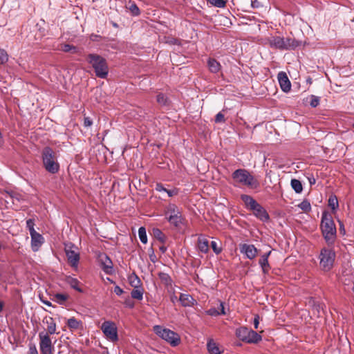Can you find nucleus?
I'll list each match as a JSON object with an SVG mask.
<instances>
[{
  "label": "nucleus",
  "mask_w": 354,
  "mask_h": 354,
  "mask_svg": "<svg viewBox=\"0 0 354 354\" xmlns=\"http://www.w3.org/2000/svg\"><path fill=\"white\" fill-rule=\"evenodd\" d=\"M125 7L132 16L137 17L140 15V10L134 1H129Z\"/></svg>",
  "instance_id": "27"
},
{
  "label": "nucleus",
  "mask_w": 354,
  "mask_h": 354,
  "mask_svg": "<svg viewBox=\"0 0 354 354\" xmlns=\"http://www.w3.org/2000/svg\"><path fill=\"white\" fill-rule=\"evenodd\" d=\"M151 250H153V249L151 248ZM152 253H153V250H152ZM149 257H150V260H151L152 262H153V263H154V262L156 261V257L153 254H150Z\"/></svg>",
  "instance_id": "57"
},
{
  "label": "nucleus",
  "mask_w": 354,
  "mask_h": 354,
  "mask_svg": "<svg viewBox=\"0 0 354 354\" xmlns=\"http://www.w3.org/2000/svg\"><path fill=\"white\" fill-rule=\"evenodd\" d=\"M338 222L339 224V233L342 235H345L346 230H345L344 223L341 221H338Z\"/></svg>",
  "instance_id": "53"
},
{
  "label": "nucleus",
  "mask_w": 354,
  "mask_h": 354,
  "mask_svg": "<svg viewBox=\"0 0 354 354\" xmlns=\"http://www.w3.org/2000/svg\"><path fill=\"white\" fill-rule=\"evenodd\" d=\"M268 44L270 48L284 50L283 37L280 36H271L268 38Z\"/></svg>",
  "instance_id": "14"
},
{
  "label": "nucleus",
  "mask_w": 354,
  "mask_h": 354,
  "mask_svg": "<svg viewBox=\"0 0 354 354\" xmlns=\"http://www.w3.org/2000/svg\"><path fill=\"white\" fill-rule=\"evenodd\" d=\"M39 339L41 354H53L54 346L48 334L44 331L40 332Z\"/></svg>",
  "instance_id": "8"
},
{
  "label": "nucleus",
  "mask_w": 354,
  "mask_h": 354,
  "mask_svg": "<svg viewBox=\"0 0 354 354\" xmlns=\"http://www.w3.org/2000/svg\"><path fill=\"white\" fill-rule=\"evenodd\" d=\"M43 323L47 326V332L46 333H48V335H53L56 333V323L53 317H45L43 319Z\"/></svg>",
  "instance_id": "18"
},
{
  "label": "nucleus",
  "mask_w": 354,
  "mask_h": 354,
  "mask_svg": "<svg viewBox=\"0 0 354 354\" xmlns=\"http://www.w3.org/2000/svg\"><path fill=\"white\" fill-rule=\"evenodd\" d=\"M236 335L240 340L249 344H257L262 339L261 336L256 331L245 326L238 328Z\"/></svg>",
  "instance_id": "7"
},
{
  "label": "nucleus",
  "mask_w": 354,
  "mask_h": 354,
  "mask_svg": "<svg viewBox=\"0 0 354 354\" xmlns=\"http://www.w3.org/2000/svg\"><path fill=\"white\" fill-rule=\"evenodd\" d=\"M259 315H255L254 318V326L255 329L258 328L259 324Z\"/></svg>",
  "instance_id": "56"
},
{
  "label": "nucleus",
  "mask_w": 354,
  "mask_h": 354,
  "mask_svg": "<svg viewBox=\"0 0 354 354\" xmlns=\"http://www.w3.org/2000/svg\"><path fill=\"white\" fill-rule=\"evenodd\" d=\"M42 303L44 304L45 305L48 306H52V304L47 301V300H41Z\"/></svg>",
  "instance_id": "61"
},
{
  "label": "nucleus",
  "mask_w": 354,
  "mask_h": 354,
  "mask_svg": "<svg viewBox=\"0 0 354 354\" xmlns=\"http://www.w3.org/2000/svg\"><path fill=\"white\" fill-rule=\"evenodd\" d=\"M182 213L180 208L174 203L168 204L165 208V216L167 218V216H176Z\"/></svg>",
  "instance_id": "21"
},
{
  "label": "nucleus",
  "mask_w": 354,
  "mask_h": 354,
  "mask_svg": "<svg viewBox=\"0 0 354 354\" xmlns=\"http://www.w3.org/2000/svg\"><path fill=\"white\" fill-rule=\"evenodd\" d=\"M167 189L162 183H158L156 184V186H155V190L157 191V192H167Z\"/></svg>",
  "instance_id": "50"
},
{
  "label": "nucleus",
  "mask_w": 354,
  "mask_h": 354,
  "mask_svg": "<svg viewBox=\"0 0 354 354\" xmlns=\"http://www.w3.org/2000/svg\"><path fill=\"white\" fill-rule=\"evenodd\" d=\"M241 198L245 203L246 207L250 210L257 204V202L249 195L243 194Z\"/></svg>",
  "instance_id": "26"
},
{
  "label": "nucleus",
  "mask_w": 354,
  "mask_h": 354,
  "mask_svg": "<svg viewBox=\"0 0 354 354\" xmlns=\"http://www.w3.org/2000/svg\"><path fill=\"white\" fill-rule=\"evenodd\" d=\"M82 325V322L77 320L74 317H71L67 321V326L71 330H77Z\"/></svg>",
  "instance_id": "30"
},
{
  "label": "nucleus",
  "mask_w": 354,
  "mask_h": 354,
  "mask_svg": "<svg viewBox=\"0 0 354 354\" xmlns=\"http://www.w3.org/2000/svg\"><path fill=\"white\" fill-rule=\"evenodd\" d=\"M251 210L253 211L254 215L261 221L266 222L270 219L269 214L266 209L258 203Z\"/></svg>",
  "instance_id": "12"
},
{
  "label": "nucleus",
  "mask_w": 354,
  "mask_h": 354,
  "mask_svg": "<svg viewBox=\"0 0 354 354\" xmlns=\"http://www.w3.org/2000/svg\"><path fill=\"white\" fill-rule=\"evenodd\" d=\"M110 23L113 26V27H114L115 28H119V25L116 22H115L113 21H111Z\"/></svg>",
  "instance_id": "62"
},
{
  "label": "nucleus",
  "mask_w": 354,
  "mask_h": 354,
  "mask_svg": "<svg viewBox=\"0 0 354 354\" xmlns=\"http://www.w3.org/2000/svg\"><path fill=\"white\" fill-rule=\"evenodd\" d=\"M98 261L101 268L107 274H111L113 272V262L109 257L105 253H100L98 255Z\"/></svg>",
  "instance_id": "10"
},
{
  "label": "nucleus",
  "mask_w": 354,
  "mask_h": 354,
  "mask_svg": "<svg viewBox=\"0 0 354 354\" xmlns=\"http://www.w3.org/2000/svg\"><path fill=\"white\" fill-rule=\"evenodd\" d=\"M283 41L285 44L284 50H290L295 49L300 45V42L295 39L287 37H283Z\"/></svg>",
  "instance_id": "22"
},
{
  "label": "nucleus",
  "mask_w": 354,
  "mask_h": 354,
  "mask_svg": "<svg viewBox=\"0 0 354 354\" xmlns=\"http://www.w3.org/2000/svg\"><path fill=\"white\" fill-rule=\"evenodd\" d=\"M251 6L253 8H259L261 6V4L258 0H252L251 1Z\"/></svg>",
  "instance_id": "54"
},
{
  "label": "nucleus",
  "mask_w": 354,
  "mask_h": 354,
  "mask_svg": "<svg viewBox=\"0 0 354 354\" xmlns=\"http://www.w3.org/2000/svg\"><path fill=\"white\" fill-rule=\"evenodd\" d=\"M8 60V55L7 52L2 48H0V64H3Z\"/></svg>",
  "instance_id": "43"
},
{
  "label": "nucleus",
  "mask_w": 354,
  "mask_h": 354,
  "mask_svg": "<svg viewBox=\"0 0 354 354\" xmlns=\"http://www.w3.org/2000/svg\"><path fill=\"white\" fill-rule=\"evenodd\" d=\"M232 178L235 183L242 186L252 189H256L259 186V181L245 169H236L232 174Z\"/></svg>",
  "instance_id": "2"
},
{
  "label": "nucleus",
  "mask_w": 354,
  "mask_h": 354,
  "mask_svg": "<svg viewBox=\"0 0 354 354\" xmlns=\"http://www.w3.org/2000/svg\"><path fill=\"white\" fill-rule=\"evenodd\" d=\"M336 253L333 246L323 248L319 254V266L322 270L328 272L332 270L334 266Z\"/></svg>",
  "instance_id": "5"
},
{
  "label": "nucleus",
  "mask_w": 354,
  "mask_h": 354,
  "mask_svg": "<svg viewBox=\"0 0 354 354\" xmlns=\"http://www.w3.org/2000/svg\"><path fill=\"white\" fill-rule=\"evenodd\" d=\"M207 3L217 8H224L226 4L225 0H207Z\"/></svg>",
  "instance_id": "41"
},
{
  "label": "nucleus",
  "mask_w": 354,
  "mask_h": 354,
  "mask_svg": "<svg viewBox=\"0 0 354 354\" xmlns=\"http://www.w3.org/2000/svg\"><path fill=\"white\" fill-rule=\"evenodd\" d=\"M209 241L204 237L198 239V249L201 252L207 253L209 251Z\"/></svg>",
  "instance_id": "24"
},
{
  "label": "nucleus",
  "mask_w": 354,
  "mask_h": 354,
  "mask_svg": "<svg viewBox=\"0 0 354 354\" xmlns=\"http://www.w3.org/2000/svg\"><path fill=\"white\" fill-rule=\"evenodd\" d=\"M158 275L162 283H163L167 288L172 286L173 281L167 273L160 272Z\"/></svg>",
  "instance_id": "28"
},
{
  "label": "nucleus",
  "mask_w": 354,
  "mask_h": 354,
  "mask_svg": "<svg viewBox=\"0 0 354 354\" xmlns=\"http://www.w3.org/2000/svg\"><path fill=\"white\" fill-rule=\"evenodd\" d=\"M218 313L220 315H225L227 313L225 311V303L221 301H219Z\"/></svg>",
  "instance_id": "49"
},
{
  "label": "nucleus",
  "mask_w": 354,
  "mask_h": 354,
  "mask_svg": "<svg viewBox=\"0 0 354 354\" xmlns=\"http://www.w3.org/2000/svg\"><path fill=\"white\" fill-rule=\"evenodd\" d=\"M328 206L333 210H335L337 209L339 204H338V200H337V198L336 197V196L332 195L329 197Z\"/></svg>",
  "instance_id": "37"
},
{
  "label": "nucleus",
  "mask_w": 354,
  "mask_h": 354,
  "mask_svg": "<svg viewBox=\"0 0 354 354\" xmlns=\"http://www.w3.org/2000/svg\"><path fill=\"white\" fill-rule=\"evenodd\" d=\"M56 302L59 304H64V303L68 299L67 294L57 293L55 295Z\"/></svg>",
  "instance_id": "39"
},
{
  "label": "nucleus",
  "mask_w": 354,
  "mask_h": 354,
  "mask_svg": "<svg viewBox=\"0 0 354 354\" xmlns=\"http://www.w3.org/2000/svg\"><path fill=\"white\" fill-rule=\"evenodd\" d=\"M129 279L131 286L134 287V288L140 286L141 281L135 273H133V274L129 277Z\"/></svg>",
  "instance_id": "35"
},
{
  "label": "nucleus",
  "mask_w": 354,
  "mask_h": 354,
  "mask_svg": "<svg viewBox=\"0 0 354 354\" xmlns=\"http://www.w3.org/2000/svg\"><path fill=\"white\" fill-rule=\"evenodd\" d=\"M292 188L297 194H299L303 190V186L300 180L297 179H292L290 182Z\"/></svg>",
  "instance_id": "33"
},
{
  "label": "nucleus",
  "mask_w": 354,
  "mask_h": 354,
  "mask_svg": "<svg viewBox=\"0 0 354 354\" xmlns=\"http://www.w3.org/2000/svg\"><path fill=\"white\" fill-rule=\"evenodd\" d=\"M93 124V121L92 120L88 118V117H86L84 118V126L85 127H91Z\"/></svg>",
  "instance_id": "52"
},
{
  "label": "nucleus",
  "mask_w": 354,
  "mask_h": 354,
  "mask_svg": "<svg viewBox=\"0 0 354 354\" xmlns=\"http://www.w3.org/2000/svg\"><path fill=\"white\" fill-rule=\"evenodd\" d=\"M61 50L65 53H71L73 54L78 53V49L76 46L68 44H63Z\"/></svg>",
  "instance_id": "34"
},
{
  "label": "nucleus",
  "mask_w": 354,
  "mask_h": 354,
  "mask_svg": "<svg viewBox=\"0 0 354 354\" xmlns=\"http://www.w3.org/2000/svg\"><path fill=\"white\" fill-rule=\"evenodd\" d=\"M28 354H39L38 351H37V347H36L35 344L30 343L28 344Z\"/></svg>",
  "instance_id": "46"
},
{
  "label": "nucleus",
  "mask_w": 354,
  "mask_h": 354,
  "mask_svg": "<svg viewBox=\"0 0 354 354\" xmlns=\"http://www.w3.org/2000/svg\"><path fill=\"white\" fill-rule=\"evenodd\" d=\"M166 193L169 197L176 196L178 194V189L174 188L172 189H167Z\"/></svg>",
  "instance_id": "51"
},
{
  "label": "nucleus",
  "mask_w": 354,
  "mask_h": 354,
  "mask_svg": "<svg viewBox=\"0 0 354 354\" xmlns=\"http://www.w3.org/2000/svg\"><path fill=\"white\" fill-rule=\"evenodd\" d=\"M209 70L214 73H218L221 70V64L214 58H209L207 62Z\"/></svg>",
  "instance_id": "25"
},
{
  "label": "nucleus",
  "mask_w": 354,
  "mask_h": 354,
  "mask_svg": "<svg viewBox=\"0 0 354 354\" xmlns=\"http://www.w3.org/2000/svg\"><path fill=\"white\" fill-rule=\"evenodd\" d=\"M225 120L224 115L221 112H219L216 115V116H215V122L216 123H223V122H225Z\"/></svg>",
  "instance_id": "47"
},
{
  "label": "nucleus",
  "mask_w": 354,
  "mask_h": 354,
  "mask_svg": "<svg viewBox=\"0 0 354 354\" xmlns=\"http://www.w3.org/2000/svg\"><path fill=\"white\" fill-rule=\"evenodd\" d=\"M30 235L31 236V248L32 251L37 252L44 243V239L41 234L37 232Z\"/></svg>",
  "instance_id": "15"
},
{
  "label": "nucleus",
  "mask_w": 354,
  "mask_h": 354,
  "mask_svg": "<svg viewBox=\"0 0 354 354\" xmlns=\"http://www.w3.org/2000/svg\"><path fill=\"white\" fill-rule=\"evenodd\" d=\"M319 102H320L319 97H317V96H315L313 95H310V105L312 107H313V108L317 107L319 104Z\"/></svg>",
  "instance_id": "44"
},
{
  "label": "nucleus",
  "mask_w": 354,
  "mask_h": 354,
  "mask_svg": "<svg viewBox=\"0 0 354 354\" xmlns=\"http://www.w3.org/2000/svg\"><path fill=\"white\" fill-rule=\"evenodd\" d=\"M271 254V251L263 254L259 260V264L262 268V271L264 274H268L270 266L268 263V257Z\"/></svg>",
  "instance_id": "20"
},
{
  "label": "nucleus",
  "mask_w": 354,
  "mask_h": 354,
  "mask_svg": "<svg viewBox=\"0 0 354 354\" xmlns=\"http://www.w3.org/2000/svg\"><path fill=\"white\" fill-rule=\"evenodd\" d=\"M207 349L209 354H221L218 344L212 339L207 341Z\"/></svg>",
  "instance_id": "23"
},
{
  "label": "nucleus",
  "mask_w": 354,
  "mask_h": 354,
  "mask_svg": "<svg viewBox=\"0 0 354 354\" xmlns=\"http://www.w3.org/2000/svg\"><path fill=\"white\" fill-rule=\"evenodd\" d=\"M159 249L162 253H165L167 251V248L164 245L160 246Z\"/></svg>",
  "instance_id": "59"
},
{
  "label": "nucleus",
  "mask_w": 354,
  "mask_h": 354,
  "mask_svg": "<svg viewBox=\"0 0 354 354\" xmlns=\"http://www.w3.org/2000/svg\"><path fill=\"white\" fill-rule=\"evenodd\" d=\"M156 100L161 106H167L169 104V100L164 93H158L156 96Z\"/></svg>",
  "instance_id": "36"
},
{
  "label": "nucleus",
  "mask_w": 354,
  "mask_h": 354,
  "mask_svg": "<svg viewBox=\"0 0 354 354\" xmlns=\"http://www.w3.org/2000/svg\"><path fill=\"white\" fill-rule=\"evenodd\" d=\"M3 309V303L0 301V313L2 312Z\"/></svg>",
  "instance_id": "64"
},
{
  "label": "nucleus",
  "mask_w": 354,
  "mask_h": 354,
  "mask_svg": "<svg viewBox=\"0 0 354 354\" xmlns=\"http://www.w3.org/2000/svg\"><path fill=\"white\" fill-rule=\"evenodd\" d=\"M138 236L140 238V241L142 243H147V236L146 233V229L145 227H140L138 229Z\"/></svg>",
  "instance_id": "38"
},
{
  "label": "nucleus",
  "mask_w": 354,
  "mask_h": 354,
  "mask_svg": "<svg viewBox=\"0 0 354 354\" xmlns=\"http://www.w3.org/2000/svg\"><path fill=\"white\" fill-rule=\"evenodd\" d=\"M179 301L184 307L194 306L196 304V301L190 295L184 293L180 295Z\"/></svg>",
  "instance_id": "17"
},
{
  "label": "nucleus",
  "mask_w": 354,
  "mask_h": 354,
  "mask_svg": "<svg viewBox=\"0 0 354 354\" xmlns=\"http://www.w3.org/2000/svg\"><path fill=\"white\" fill-rule=\"evenodd\" d=\"M298 207L305 212H308L311 210V205L308 200H304Z\"/></svg>",
  "instance_id": "40"
},
{
  "label": "nucleus",
  "mask_w": 354,
  "mask_h": 354,
  "mask_svg": "<svg viewBox=\"0 0 354 354\" xmlns=\"http://www.w3.org/2000/svg\"><path fill=\"white\" fill-rule=\"evenodd\" d=\"M166 219L171 225L177 229H180L185 221V218L183 217L182 213H180L176 216H167V218Z\"/></svg>",
  "instance_id": "16"
},
{
  "label": "nucleus",
  "mask_w": 354,
  "mask_h": 354,
  "mask_svg": "<svg viewBox=\"0 0 354 354\" xmlns=\"http://www.w3.org/2000/svg\"><path fill=\"white\" fill-rule=\"evenodd\" d=\"M66 282L71 286L72 288L75 289L79 292H83V290L79 286L80 282L77 279L69 277L67 278Z\"/></svg>",
  "instance_id": "32"
},
{
  "label": "nucleus",
  "mask_w": 354,
  "mask_h": 354,
  "mask_svg": "<svg viewBox=\"0 0 354 354\" xmlns=\"http://www.w3.org/2000/svg\"><path fill=\"white\" fill-rule=\"evenodd\" d=\"M114 292L117 295L120 296V295H121L124 292V291H123V290L119 286H115L114 287Z\"/></svg>",
  "instance_id": "55"
},
{
  "label": "nucleus",
  "mask_w": 354,
  "mask_h": 354,
  "mask_svg": "<svg viewBox=\"0 0 354 354\" xmlns=\"http://www.w3.org/2000/svg\"><path fill=\"white\" fill-rule=\"evenodd\" d=\"M152 234L155 239L162 243H165L167 239L164 233L158 228H153Z\"/></svg>",
  "instance_id": "29"
},
{
  "label": "nucleus",
  "mask_w": 354,
  "mask_h": 354,
  "mask_svg": "<svg viewBox=\"0 0 354 354\" xmlns=\"http://www.w3.org/2000/svg\"><path fill=\"white\" fill-rule=\"evenodd\" d=\"M320 227L328 246H333L337 237V229L332 216L326 211L322 213Z\"/></svg>",
  "instance_id": "1"
},
{
  "label": "nucleus",
  "mask_w": 354,
  "mask_h": 354,
  "mask_svg": "<svg viewBox=\"0 0 354 354\" xmlns=\"http://www.w3.org/2000/svg\"><path fill=\"white\" fill-rule=\"evenodd\" d=\"M277 78L281 90L285 93L289 92L291 89V83L286 73L283 71L279 72Z\"/></svg>",
  "instance_id": "13"
},
{
  "label": "nucleus",
  "mask_w": 354,
  "mask_h": 354,
  "mask_svg": "<svg viewBox=\"0 0 354 354\" xmlns=\"http://www.w3.org/2000/svg\"><path fill=\"white\" fill-rule=\"evenodd\" d=\"M206 314L210 316L216 317L220 315L218 313V310L215 308H211L206 311Z\"/></svg>",
  "instance_id": "48"
},
{
  "label": "nucleus",
  "mask_w": 354,
  "mask_h": 354,
  "mask_svg": "<svg viewBox=\"0 0 354 354\" xmlns=\"http://www.w3.org/2000/svg\"><path fill=\"white\" fill-rule=\"evenodd\" d=\"M66 255L67 257L68 262L71 266H77L80 260L79 253L71 250H66Z\"/></svg>",
  "instance_id": "19"
},
{
  "label": "nucleus",
  "mask_w": 354,
  "mask_h": 354,
  "mask_svg": "<svg viewBox=\"0 0 354 354\" xmlns=\"http://www.w3.org/2000/svg\"><path fill=\"white\" fill-rule=\"evenodd\" d=\"M34 226H35V220L34 219L29 218L26 221V227L29 230L30 234L36 232Z\"/></svg>",
  "instance_id": "42"
},
{
  "label": "nucleus",
  "mask_w": 354,
  "mask_h": 354,
  "mask_svg": "<svg viewBox=\"0 0 354 354\" xmlns=\"http://www.w3.org/2000/svg\"><path fill=\"white\" fill-rule=\"evenodd\" d=\"M240 252L247 257L249 259H253L258 253V250L254 245L243 243L240 245Z\"/></svg>",
  "instance_id": "11"
},
{
  "label": "nucleus",
  "mask_w": 354,
  "mask_h": 354,
  "mask_svg": "<svg viewBox=\"0 0 354 354\" xmlns=\"http://www.w3.org/2000/svg\"><path fill=\"white\" fill-rule=\"evenodd\" d=\"M86 61L91 64L97 77L102 79L107 77L109 67L104 57L97 54L90 53L87 55Z\"/></svg>",
  "instance_id": "4"
},
{
  "label": "nucleus",
  "mask_w": 354,
  "mask_h": 354,
  "mask_svg": "<svg viewBox=\"0 0 354 354\" xmlns=\"http://www.w3.org/2000/svg\"><path fill=\"white\" fill-rule=\"evenodd\" d=\"M177 300V297L174 295L171 297V301L173 302V303H175V301Z\"/></svg>",
  "instance_id": "63"
},
{
  "label": "nucleus",
  "mask_w": 354,
  "mask_h": 354,
  "mask_svg": "<svg viewBox=\"0 0 354 354\" xmlns=\"http://www.w3.org/2000/svg\"><path fill=\"white\" fill-rule=\"evenodd\" d=\"M101 330L106 337L111 342L118 340V328L116 324L111 321H105L101 326Z\"/></svg>",
  "instance_id": "9"
},
{
  "label": "nucleus",
  "mask_w": 354,
  "mask_h": 354,
  "mask_svg": "<svg viewBox=\"0 0 354 354\" xmlns=\"http://www.w3.org/2000/svg\"><path fill=\"white\" fill-rule=\"evenodd\" d=\"M153 330L157 335L169 343L172 346H176L180 342L179 335L169 328H162L161 326L156 325L153 327Z\"/></svg>",
  "instance_id": "6"
},
{
  "label": "nucleus",
  "mask_w": 354,
  "mask_h": 354,
  "mask_svg": "<svg viewBox=\"0 0 354 354\" xmlns=\"http://www.w3.org/2000/svg\"><path fill=\"white\" fill-rule=\"evenodd\" d=\"M210 246L212 248L214 252L216 254H218L222 252V248L218 246V244L216 241H212L210 243Z\"/></svg>",
  "instance_id": "45"
},
{
  "label": "nucleus",
  "mask_w": 354,
  "mask_h": 354,
  "mask_svg": "<svg viewBox=\"0 0 354 354\" xmlns=\"http://www.w3.org/2000/svg\"><path fill=\"white\" fill-rule=\"evenodd\" d=\"M100 37L99 35H91V39L93 41H97V38Z\"/></svg>",
  "instance_id": "60"
},
{
  "label": "nucleus",
  "mask_w": 354,
  "mask_h": 354,
  "mask_svg": "<svg viewBox=\"0 0 354 354\" xmlns=\"http://www.w3.org/2000/svg\"><path fill=\"white\" fill-rule=\"evenodd\" d=\"M143 293L144 290L140 286L132 290V291L131 292V296L133 299H136L140 301L143 298Z\"/></svg>",
  "instance_id": "31"
},
{
  "label": "nucleus",
  "mask_w": 354,
  "mask_h": 354,
  "mask_svg": "<svg viewBox=\"0 0 354 354\" xmlns=\"http://www.w3.org/2000/svg\"><path fill=\"white\" fill-rule=\"evenodd\" d=\"M44 167L52 174H57L59 170V164L55 152L50 147H45L41 152Z\"/></svg>",
  "instance_id": "3"
},
{
  "label": "nucleus",
  "mask_w": 354,
  "mask_h": 354,
  "mask_svg": "<svg viewBox=\"0 0 354 354\" xmlns=\"http://www.w3.org/2000/svg\"><path fill=\"white\" fill-rule=\"evenodd\" d=\"M308 180H309V183L311 185H314L316 182L315 178L313 176L308 178Z\"/></svg>",
  "instance_id": "58"
}]
</instances>
